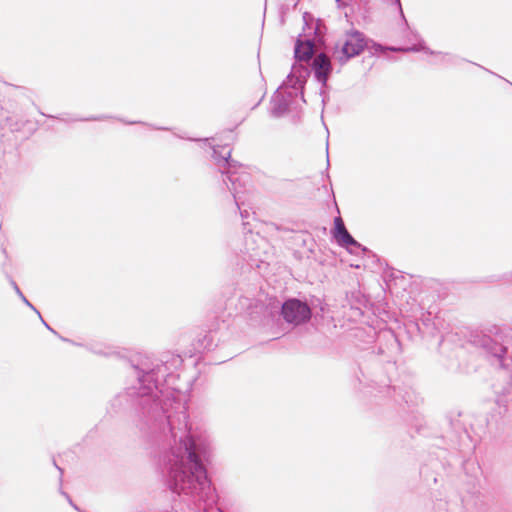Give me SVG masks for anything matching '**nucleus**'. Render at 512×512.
Here are the masks:
<instances>
[{"label": "nucleus", "instance_id": "f257e3e1", "mask_svg": "<svg viewBox=\"0 0 512 512\" xmlns=\"http://www.w3.org/2000/svg\"><path fill=\"white\" fill-rule=\"evenodd\" d=\"M182 363L179 355L137 359L131 365L135 381L125 396L140 432L164 450L159 465L169 489L197 497L204 512H223L213 507L218 496L204 465L211 455L210 438L189 421L188 389L176 384Z\"/></svg>", "mask_w": 512, "mask_h": 512}, {"label": "nucleus", "instance_id": "dca6fc26", "mask_svg": "<svg viewBox=\"0 0 512 512\" xmlns=\"http://www.w3.org/2000/svg\"><path fill=\"white\" fill-rule=\"evenodd\" d=\"M392 4H394L397 7V9L399 10L400 14L403 16V10H402V6H401L400 0H392Z\"/></svg>", "mask_w": 512, "mask_h": 512}, {"label": "nucleus", "instance_id": "423d86ee", "mask_svg": "<svg viewBox=\"0 0 512 512\" xmlns=\"http://www.w3.org/2000/svg\"><path fill=\"white\" fill-rule=\"evenodd\" d=\"M288 88L282 84L272 96L270 112L273 117H281L287 113L292 99L297 96V91H287Z\"/></svg>", "mask_w": 512, "mask_h": 512}, {"label": "nucleus", "instance_id": "6e6552de", "mask_svg": "<svg viewBox=\"0 0 512 512\" xmlns=\"http://www.w3.org/2000/svg\"><path fill=\"white\" fill-rule=\"evenodd\" d=\"M311 70L314 73L315 79L321 83L322 86H325L332 71L329 57L325 53L317 54L312 61Z\"/></svg>", "mask_w": 512, "mask_h": 512}, {"label": "nucleus", "instance_id": "f3484780", "mask_svg": "<svg viewBox=\"0 0 512 512\" xmlns=\"http://www.w3.org/2000/svg\"><path fill=\"white\" fill-rule=\"evenodd\" d=\"M62 494L67 498L68 502L70 503V505L76 509L77 511H79V508L72 502L70 496L64 492H62Z\"/></svg>", "mask_w": 512, "mask_h": 512}, {"label": "nucleus", "instance_id": "2eb2a0df", "mask_svg": "<svg viewBox=\"0 0 512 512\" xmlns=\"http://www.w3.org/2000/svg\"><path fill=\"white\" fill-rule=\"evenodd\" d=\"M10 284L13 287L14 291L16 292V294L18 296H22V291L20 290L19 286L17 285V283L13 279H10Z\"/></svg>", "mask_w": 512, "mask_h": 512}, {"label": "nucleus", "instance_id": "20e7f679", "mask_svg": "<svg viewBox=\"0 0 512 512\" xmlns=\"http://www.w3.org/2000/svg\"><path fill=\"white\" fill-rule=\"evenodd\" d=\"M367 46L364 34L358 30H350L345 34V42L336 52V59L345 64L349 59L358 56Z\"/></svg>", "mask_w": 512, "mask_h": 512}, {"label": "nucleus", "instance_id": "aec40b11", "mask_svg": "<svg viewBox=\"0 0 512 512\" xmlns=\"http://www.w3.org/2000/svg\"><path fill=\"white\" fill-rule=\"evenodd\" d=\"M127 124H136L137 122L136 121H130V122H126Z\"/></svg>", "mask_w": 512, "mask_h": 512}, {"label": "nucleus", "instance_id": "f8f14e48", "mask_svg": "<svg viewBox=\"0 0 512 512\" xmlns=\"http://www.w3.org/2000/svg\"><path fill=\"white\" fill-rule=\"evenodd\" d=\"M106 118H107L106 116H90L87 118H77V119H74L73 121H102Z\"/></svg>", "mask_w": 512, "mask_h": 512}, {"label": "nucleus", "instance_id": "9b49d317", "mask_svg": "<svg viewBox=\"0 0 512 512\" xmlns=\"http://www.w3.org/2000/svg\"><path fill=\"white\" fill-rule=\"evenodd\" d=\"M389 50L391 51H403V52H418V51H423L427 54H431V55H439L442 57L443 60H445L449 55L448 54H443L441 52H434L432 50H430L429 48H427L426 46L420 44V45H414L412 47H407V48H394V47H390L388 48Z\"/></svg>", "mask_w": 512, "mask_h": 512}, {"label": "nucleus", "instance_id": "412c9836", "mask_svg": "<svg viewBox=\"0 0 512 512\" xmlns=\"http://www.w3.org/2000/svg\"><path fill=\"white\" fill-rule=\"evenodd\" d=\"M62 339V341H69L68 339L64 338V337H60Z\"/></svg>", "mask_w": 512, "mask_h": 512}, {"label": "nucleus", "instance_id": "1a4fd4ad", "mask_svg": "<svg viewBox=\"0 0 512 512\" xmlns=\"http://www.w3.org/2000/svg\"><path fill=\"white\" fill-rule=\"evenodd\" d=\"M334 237L339 245L341 246H355L357 248L361 247V244L358 243L347 231L344 222L341 217H336L334 219Z\"/></svg>", "mask_w": 512, "mask_h": 512}, {"label": "nucleus", "instance_id": "7ed1b4c3", "mask_svg": "<svg viewBox=\"0 0 512 512\" xmlns=\"http://www.w3.org/2000/svg\"><path fill=\"white\" fill-rule=\"evenodd\" d=\"M510 342V338L507 335L496 333L494 335L481 336L478 340V345L503 367L511 346Z\"/></svg>", "mask_w": 512, "mask_h": 512}, {"label": "nucleus", "instance_id": "a211bd4d", "mask_svg": "<svg viewBox=\"0 0 512 512\" xmlns=\"http://www.w3.org/2000/svg\"><path fill=\"white\" fill-rule=\"evenodd\" d=\"M39 317H40V319H41L42 323L44 324V326H45L48 330H50V331H51L52 333H54V334H57V332H56L53 328H51V327H50V326H49V325L44 321V319L42 318V316H41V315H40Z\"/></svg>", "mask_w": 512, "mask_h": 512}, {"label": "nucleus", "instance_id": "ddd939ff", "mask_svg": "<svg viewBox=\"0 0 512 512\" xmlns=\"http://www.w3.org/2000/svg\"><path fill=\"white\" fill-rule=\"evenodd\" d=\"M19 298L22 300V302L31 308L35 313H37L38 316H40V312L33 306V304L24 296L22 293V296H19Z\"/></svg>", "mask_w": 512, "mask_h": 512}, {"label": "nucleus", "instance_id": "9d476101", "mask_svg": "<svg viewBox=\"0 0 512 512\" xmlns=\"http://www.w3.org/2000/svg\"><path fill=\"white\" fill-rule=\"evenodd\" d=\"M314 53V44L311 40H297L295 44L294 54L298 61L306 62L311 59Z\"/></svg>", "mask_w": 512, "mask_h": 512}, {"label": "nucleus", "instance_id": "6ab92c4d", "mask_svg": "<svg viewBox=\"0 0 512 512\" xmlns=\"http://www.w3.org/2000/svg\"><path fill=\"white\" fill-rule=\"evenodd\" d=\"M94 353L96 354H107L105 351H103L102 349H94L93 350Z\"/></svg>", "mask_w": 512, "mask_h": 512}, {"label": "nucleus", "instance_id": "4468645a", "mask_svg": "<svg viewBox=\"0 0 512 512\" xmlns=\"http://www.w3.org/2000/svg\"><path fill=\"white\" fill-rule=\"evenodd\" d=\"M382 335L387 336L393 345L398 346V340L392 332H390V331L384 332Z\"/></svg>", "mask_w": 512, "mask_h": 512}, {"label": "nucleus", "instance_id": "f03ea898", "mask_svg": "<svg viewBox=\"0 0 512 512\" xmlns=\"http://www.w3.org/2000/svg\"><path fill=\"white\" fill-rule=\"evenodd\" d=\"M212 149V156L216 161L219 171L227 177L228 182L224 180V183L232 193L242 219L249 218L248 210L242 208L245 204L242 194L248 190L250 175L245 171H240L242 166L237 161L230 158L231 149L228 146L213 145Z\"/></svg>", "mask_w": 512, "mask_h": 512}, {"label": "nucleus", "instance_id": "0eeeda50", "mask_svg": "<svg viewBox=\"0 0 512 512\" xmlns=\"http://www.w3.org/2000/svg\"><path fill=\"white\" fill-rule=\"evenodd\" d=\"M310 75V69L302 61L296 60L292 65L291 71L287 76L286 81L283 83L284 86L299 91L303 89V86Z\"/></svg>", "mask_w": 512, "mask_h": 512}, {"label": "nucleus", "instance_id": "39448f33", "mask_svg": "<svg viewBox=\"0 0 512 512\" xmlns=\"http://www.w3.org/2000/svg\"><path fill=\"white\" fill-rule=\"evenodd\" d=\"M281 314L287 323L298 326L310 320L311 309L307 303L293 298L282 304Z\"/></svg>", "mask_w": 512, "mask_h": 512}]
</instances>
